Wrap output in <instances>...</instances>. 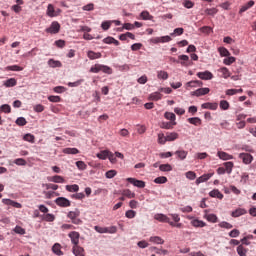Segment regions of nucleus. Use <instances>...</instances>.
<instances>
[{
	"mask_svg": "<svg viewBox=\"0 0 256 256\" xmlns=\"http://www.w3.org/2000/svg\"><path fill=\"white\" fill-rule=\"evenodd\" d=\"M100 71H102V73H106L107 75H111V73H113L111 67L103 64H95L90 68V73H99Z\"/></svg>",
	"mask_w": 256,
	"mask_h": 256,
	"instance_id": "f257e3e1",
	"label": "nucleus"
},
{
	"mask_svg": "<svg viewBox=\"0 0 256 256\" xmlns=\"http://www.w3.org/2000/svg\"><path fill=\"white\" fill-rule=\"evenodd\" d=\"M61 30V25L59 22L54 21L51 23L50 27L46 29V33H51V35H56Z\"/></svg>",
	"mask_w": 256,
	"mask_h": 256,
	"instance_id": "f03ea898",
	"label": "nucleus"
},
{
	"mask_svg": "<svg viewBox=\"0 0 256 256\" xmlns=\"http://www.w3.org/2000/svg\"><path fill=\"white\" fill-rule=\"evenodd\" d=\"M211 89L209 88H199L195 91H192L190 95L192 97H203V95H209Z\"/></svg>",
	"mask_w": 256,
	"mask_h": 256,
	"instance_id": "7ed1b4c3",
	"label": "nucleus"
},
{
	"mask_svg": "<svg viewBox=\"0 0 256 256\" xmlns=\"http://www.w3.org/2000/svg\"><path fill=\"white\" fill-rule=\"evenodd\" d=\"M126 181H128V183H131V185H134V187H138V189H145V181L143 180H137L135 178H127Z\"/></svg>",
	"mask_w": 256,
	"mask_h": 256,
	"instance_id": "20e7f679",
	"label": "nucleus"
},
{
	"mask_svg": "<svg viewBox=\"0 0 256 256\" xmlns=\"http://www.w3.org/2000/svg\"><path fill=\"white\" fill-rule=\"evenodd\" d=\"M55 203L58 207H71V201L65 197L56 198Z\"/></svg>",
	"mask_w": 256,
	"mask_h": 256,
	"instance_id": "39448f33",
	"label": "nucleus"
},
{
	"mask_svg": "<svg viewBox=\"0 0 256 256\" xmlns=\"http://www.w3.org/2000/svg\"><path fill=\"white\" fill-rule=\"evenodd\" d=\"M46 13H47L48 17H57L59 15V13H61V9L55 10V7L53 6V4H49L47 7Z\"/></svg>",
	"mask_w": 256,
	"mask_h": 256,
	"instance_id": "423d86ee",
	"label": "nucleus"
},
{
	"mask_svg": "<svg viewBox=\"0 0 256 256\" xmlns=\"http://www.w3.org/2000/svg\"><path fill=\"white\" fill-rule=\"evenodd\" d=\"M239 159H241L245 165H250V163L253 162V156L249 153H240Z\"/></svg>",
	"mask_w": 256,
	"mask_h": 256,
	"instance_id": "0eeeda50",
	"label": "nucleus"
},
{
	"mask_svg": "<svg viewBox=\"0 0 256 256\" xmlns=\"http://www.w3.org/2000/svg\"><path fill=\"white\" fill-rule=\"evenodd\" d=\"M68 237L71 239V243L74 244V246L79 245V237H81V234L77 231H72L68 234Z\"/></svg>",
	"mask_w": 256,
	"mask_h": 256,
	"instance_id": "6e6552de",
	"label": "nucleus"
},
{
	"mask_svg": "<svg viewBox=\"0 0 256 256\" xmlns=\"http://www.w3.org/2000/svg\"><path fill=\"white\" fill-rule=\"evenodd\" d=\"M197 77L203 81H211V79H213V73L210 71L198 72Z\"/></svg>",
	"mask_w": 256,
	"mask_h": 256,
	"instance_id": "1a4fd4ad",
	"label": "nucleus"
},
{
	"mask_svg": "<svg viewBox=\"0 0 256 256\" xmlns=\"http://www.w3.org/2000/svg\"><path fill=\"white\" fill-rule=\"evenodd\" d=\"M2 203H4V205H9L10 207H15V209H21V207H23L21 203L13 201L11 199H2Z\"/></svg>",
	"mask_w": 256,
	"mask_h": 256,
	"instance_id": "9d476101",
	"label": "nucleus"
},
{
	"mask_svg": "<svg viewBox=\"0 0 256 256\" xmlns=\"http://www.w3.org/2000/svg\"><path fill=\"white\" fill-rule=\"evenodd\" d=\"M185 87L187 90H189V88L203 87V82L200 80H192L187 82Z\"/></svg>",
	"mask_w": 256,
	"mask_h": 256,
	"instance_id": "9b49d317",
	"label": "nucleus"
},
{
	"mask_svg": "<svg viewBox=\"0 0 256 256\" xmlns=\"http://www.w3.org/2000/svg\"><path fill=\"white\" fill-rule=\"evenodd\" d=\"M154 219L160 223H171V219H169L165 214H155Z\"/></svg>",
	"mask_w": 256,
	"mask_h": 256,
	"instance_id": "f8f14e48",
	"label": "nucleus"
},
{
	"mask_svg": "<svg viewBox=\"0 0 256 256\" xmlns=\"http://www.w3.org/2000/svg\"><path fill=\"white\" fill-rule=\"evenodd\" d=\"M202 109H210V111H217V108L219 107V104L216 102H206L201 105Z\"/></svg>",
	"mask_w": 256,
	"mask_h": 256,
	"instance_id": "ddd939ff",
	"label": "nucleus"
},
{
	"mask_svg": "<svg viewBox=\"0 0 256 256\" xmlns=\"http://www.w3.org/2000/svg\"><path fill=\"white\" fill-rule=\"evenodd\" d=\"M190 224L192 225V227H196V228L207 227V223H205L203 220H199V219H192Z\"/></svg>",
	"mask_w": 256,
	"mask_h": 256,
	"instance_id": "4468645a",
	"label": "nucleus"
},
{
	"mask_svg": "<svg viewBox=\"0 0 256 256\" xmlns=\"http://www.w3.org/2000/svg\"><path fill=\"white\" fill-rule=\"evenodd\" d=\"M217 156L219 157V159H222V161H229L233 159V155H230L229 153L224 151H218Z\"/></svg>",
	"mask_w": 256,
	"mask_h": 256,
	"instance_id": "2eb2a0df",
	"label": "nucleus"
},
{
	"mask_svg": "<svg viewBox=\"0 0 256 256\" xmlns=\"http://www.w3.org/2000/svg\"><path fill=\"white\" fill-rule=\"evenodd\" d=\"M72 251L75 256H85V249L79 245L73 246Z\"/></svg>",
	"mask_w": 256,
	"mask_h": 256,
	"instance_id": "dca6fc26",
	"label": "nucleus"
},
{
	"mask_svg": "<svg viewBox=\"0 0 256 256\" xmlns=\"http://www.w3.org/2000/svg\"><path fill=\"white\" fill-rule=\"evenodd\" d=\"M242 215H247V210L245 208H238L231 213V216L235 218L241 217Z\"/></svg>",
	"mask_w": 256,
	"mask_h": 256,
	"instance_id": "f3484780",
	"label": "nucleus"
},
{
	"mask_svg": "<svg viewBox=\"0 0 256 256\" xmlns=\"http://www.w3.org/2000/svg\"><path fill=\"white\" fill-rule=\"evenodd\" d=\"M211 177H213L212 173L203 174L202 176L196 179V185H200V183H205V181H209Z\"/></svg>",
	"mask_w": 256,
	"mask_h": 256,
	"instance_id": "a211bd4d",
	"label": "nucleus"
},
{
	"mask_svg": "<svg viewBox=\"0 0 256 256\" xmlns=\"http://www.w3.org/2000/svg\"><path fill=\"white\" fill-rule=\"evenodd\" d=\"M164 117H165V119L170 121V123H172L173 125H177V122L175 121L177 119V117L175 116V113H173V112H166L164 114Z\"/></svg>",
	"mask_w": 256,
	"mask_h": 256,
	"instance_id": "6ab92c4d",
	"label": "nucleus"
},
{
	"mask_svg": "<svg viewBox=\"0 0 256 256\" xmlns=\"http://www.w3.org/2000/svg\"><path fill=\"white\" fill-rule=\"evenodd\" d=\"M175 155H177V159H179L180 161H185V159H187V155H189V152L185 150H177L175 152Z\"/></svg>",
	"mask_w": 256,
	"mask_h": 256,
	"instance_id": "aec40b11",
	"label": "nucleus"
},
{
	"mask_svg": "<svg viewBox=\"0 0 256 256\" xmlns=\"http://www.w3.org/2000/svg\"><path fill=\"white\" fill-rule=\"evenodd\" d=\"M80 215H81V211H79V209H75L74 211L68 212L67 217L68 219L73 221L74 219H77V217H80Z\"/></svg>",
	"mask_w": 256,
	"mask_h": 256,
	"instance_id": "412c9836",
	"label": "nucleus"
},
{
	"mask_svg": "<svg viewBox=\"0 0 256 256\" xmlns=\"http://www.w3.org/2000/svg\"><path fill=\"white\" fill-rule=\"evenodd\" d=\"M87 57L90 58L91 61H94V59H101L102 55L101 52H94V51H88Z\"/></svg>",
	"mask_w": 256,
	"mask_h": 256,
	"instance_id": "4be33fe9",
	"label": "nucleus"
},
{
	"mask_svg": "<svg viewBox=\"0 0 256 256\" xmlns=\"http://www.w3.org/2000/svg\"><path fill=\"white\" fill-rule=\"evenodd\" d=\"M149 242L155 243L156 245H163V243H165V240H163V238H161L159 236H151L149 238Z\"/></svg>",
	"mask_w": 256,
	"mask_h": 256,
	"instance_id": "5701e85b",
	"label": "nucleus"
},
{
	"mask_svg": "<svg viewBox=\"0 0 256 256\" xmlns=\"http://www.w3.org/2000/svg\"><path fill=\"white\" fill-rule=\"evenodd\" d=\"M209 196L216 199H223V193H221V191H219L218 189L210 191Z\"/></svg>",
	"mask_w": 256,
	"mask_h": 256,
	"instance_id": "b1692460",
	"label": "nucleus"
},
{
	"mask_svg": "<svg viewBox=\"0 0 256 256\" xmlns=\"http://www.w3.org/2000/svg\"><path fill=\"white\" fill-rule=\"evenodd\" d=\"M160 99H163V94L160 92H153L149 96L150 101H160Z\"/></svg>",
	"mask_w": 256,
	"mask_h": 256,
	"instance_id": "393cba45",
	"label": "nucleus"
},
{
	"mask_svg": "<svg viewBox=\"0 0 256 256\" xmlns=\"http://www.w3.org/2000/svg\"><path fill=\"white\" fill-rule=\"evenodd\" d=\"M253 5H255V1L250 0L247 4H245L244 6H242L239 10V13H245V11L251 9V7H253Z\"/></svg>",
	"mask_w": 256,
	"mask_h": 256,
	"instance_id": "a878e982",
	"label": "nucleus"
},
{
	"mask_svg": "<svg viewBox=\"0 0 256 256\" xmlns=\"http://www.w3.org/2000/svg\"><path fill=\"white\" fill-rule=\"evenodd\" d=\"M140 17L143 19V21H153V16L149 13V11H142L140 13Z\"/></svg>",
	"mask_w": 256,
	"mask_h": 256,
	"instance_id": "bb28decb",
	"label": "nucleus"
},
{
	"mask_svg": "<svg viewBox=\"0 0 256 256\" xmlns=\"http://www.w3.org/2000/svg\"><path fill=\"white\" fill-rule=\"evenodd\" d=\"M63 153H65V155H77L79 153V149L77 148H64Z\"/></svg>",
	"mask_w": 256,
	"mask_h": 256,
	"instance_id": "cd10ccee",
	"label": "nucleus"
},
{
	"mask_svg": "<svg viewBox=\"0 0 256 256\" xmlns=\"http://www.w3.org/2000/svg\"><path fill=\"white\" fill-rule=\"evenodd\" d=\"M3 85L5 87H15V85H17V79L9 78L8 80L3 82Z\"/></svg>",
	"mask_w": 256,
	"mask_h": 256,
	"instance_id": "c85d7f7f",
	"label": "nucleus"
},
{
	"mask_svg": "<svg viewBox=\"0 0 256 256\" xmlns=\"http://www.w3.org/2000/svg\"><path fill=\"white\" fill-rule=\"evenodd\" d=\"M204 219H207L209 223H217V215L215 214L205 213Z\"/></svg>",
	"mask_w": 256,
	"mask_h": 256,
	"instance_id": "c756f323",
	"label": "nucleus"
},
{
	"mask_svg": "<svg viewBox=\"0 0 256 256\" xmlns=\"http://www.w3.org/2000/svg\"><path fill=\"white\" fill-rule=\"evenodd\" d=\"M218 71L222 73V77L224 79H229V77H231V72H229V69L227 67H222Z\"/></svg>",
	"mask_w": 256,
	"mask_h": 256,
	"instance_id": "7c9ffc66",
	"label": "nucleus"
},
{
	"mask_svg": "<svg viewBox=\"0 0 256 256\" xmlns=\"http://www.w3.org/2000/svg\"><path fill=\"white\" fill-rule=\"evenodd\" d=\"M52 251L53 253H55V255H58V256L63 255V251H61V244L59 243H56L53 245Z\"/></svg>",
	"mask_w": 256,
	"mask_h": 256,
	"instance_id": "2f4dec72",
	"label": "nucleus"
},
{
	"mask_svg": "<svg viewBox=\"0 0 256 256\" xmlns=\"http://www.w3.org/2000/svg\"><path fill=\"white\" fill-rule=\"evenodd\" d=\"M167 141H175L179 139V134L176 132H171L166 134Z\"/></svg>",
	"mask_w": 256,
	"mask_h": 256,
	"instance_id": "473e14b6",
	"label": "nucleus"
},
{
	"mask_svg": "<svg viewBox=\"0 0 256 256\" xmlns=\"http://www.w3.org/2000/svg\"><path fill=\"white\" fill-rule=\"evenodd\" d=\"M122 195L128 199H135V192H132L130 189L123 190Z\"/></svg>",
	"mask_w": 256,
	"mask_h": 256,
	"instance_id": "72a5a7b5",
	"label": "nucleus"
},
{
	"mask_svg": "<svg viewBox=\"0 0 256 256\" xmlns=\"http://www.w3.org/2000/svg\"><path fill=\"white\" fill-rule=\"evenodd\" d=\"M49 181H52V183H64L65 182V178H63L60 175H55V176L51 177L49 179Z\"/></svg>",
	"mask_w": 256,
	"mask_h": 256,
	"instance_id": "f704fd0d",
	"label": "nucleus"
},
{
	"mask_svg": "<svg viewBox=\"0 0 256 256\" xmlns=\"http://www.w3.org/2000/svg\"><path fill=\"white\" fill-rule=\"evenodd\" d=\"M66 191H69V193H77V191H79V185H66Z\"/></svg>",
	"mask_w": 256,
	"mask_h": 256,
	"instance_id": "c9c22d12",
	"label": "nucleus"
},
{
	"mask_svg": "<svg viewBox=\"0 0 256 256\" xmlns=\"http://www.w3.org/2000/svg\"><path fill=\"white\" fill-rule=\"evenodd\" d=\"M178 59L181 61L180 64L183 67H187V65H189L187 63V61H189V56H187V55H180V56H178Z\"/></svg>",
	"mask_w": 256,
	"mask_h": 256,
	"instance_id": "e433bc0d",
	"label": "nucleus"
},
{
	"mask_svg": "<svg viewBox=\"0 0 256 256\" xmlns=\"http://www.w3.org/2000/svg\"><path fill=\"white\" fill-rule=\"evenodd\" d=\"M4 71H23V67L19 65L7 66L4 68Z\"/></svg>",
	"mask_w": 256,
	"mask_h": 256,
	"instance_id": "4c0bfd02",
	"label": "nucleus"
},
{
	"mask_svg": "<svg viewBox=\"0 0 256 256\" xmlns=\"http://www.w3.org/2000/svg\"><path fill=\"white\" fill-rule=\"evenodd\" d=\"M233 162H225L224 163V169L226 171V173H228V175H231L232 171H233Z\"/></svg>",
	"mask_w": 256,
	"mask_h": 256,
	"instance_id": "58836bf2",
	"label": "nucleus"
},
{
	"mask_svg": "<svg viewBox=\"0 0 256 256\" xmlns=\"http://www.w3.org/2000/svg\"><path fill=\"white\" fill-rule=\"evenodd\" d=\"M218 52L221 55V57H229V55H231L229 50H227V48H225V47L218 48Z\"/></svg>",
	"mask_w": 256,
	"mask_h": 256,
	"instance_id": "ea45409f",
	"label": "nucleus"
},
{
	"mask_svg": "<svg viewBox=\"0 0 256 256\" xmlns=\"http://www.w3.org/2000/svg\"><path fill=\"white\" fill-rule=\"evenodd\" d=\"M157 77L158 79H163L164 81H166V79H169V73L163 70H160L157 72Z\"/></svg>",
	"mask_w": 256,
	"mask_h": 256,
	"instance_id": "a19ab883",
	"label": "nucleus"
},
{
	"mask_svg": "<svg viewBox=\"0 0 256 256\" xmlns=\"http://www.w3.org/2000/svg\"><path fill=\"white\" fill-rule=\"evenodd\" d=\"M167 136H165V134L163 133H159L158 134V143L159 145H165L167 143Z\"/></svg>",
	"mask_w": 256,
	"mask_h": 256,
	"instance_id": "79ce46f5",
	"label": "nucleus"
},
{
	"mask_svg": "<svg viewBox=\"0 0 256 256\" xmlns=\"http://www.w3.org/2000/svg\"><path fill=\"white\" fill-rule=\"evenodd\" d=\"M154 183H156L157 185H163V184L167 183V177L159 176L154 179Z\"/></svg>",
	"mask_w": 256,
	"mask_h": 256,
	"instance_id": "37998d69",
	"label": "nucleus"
},
{
	"mask_svg": "<svg viewBox=\"0 0 256 256\" xmlns=\"http://www.w3.org/2000/svg\"><path fill=\"white\" fill-rule=\"evenodd\" d=\"M219 13V10L217 8H207L205 10L206 15H210L211 17H214V15H217Z\"/></svg>",
	"mask_w": 256,
	"mask_h": 256,
	"instance_id": "c03bdc74",
	"label": "nucleus"
},
{
	"mask_svg": "<svg viewBox=\"0 0 256 256\" xmlns=\"http://www.w3.org/2000/svg\"><path fill=\"white\" fill-rule=\"evenodd\" d=\"M237 253L239 256H247V248H244L243 245L237 247Z\"/></svg>",
	"mask_w": 256,
	"mask_h": 256,
	"instance_id": "a18cd8bd",
	"label": "nucleus"
},
{
	"mask_svg": "<svg viewBox=\"0 0 256 256\" xmlns=\"http://www.w3.org/2000/svg\"><path fill=\"white\" fill-rule=\"evenodd\" d=\"M188 123L191 125H201V118L199 117H193V118H188Z\"/></svg>",
	"mask_w": 256,
	"mask_h": 256,
	"instance_id": "49530a36",
	"label": "nucleus"
},
{
	"mask_svg": "<svg viewBox=\"0 0 256 256\" xmlns=\"http://www.w3.org/2000/svg\"><path fill=\"white\" fill-rule=\"evenodd\" d=\"M160 171L163 172H169V171H173V167L171 166V164H162L159 166Z\"/></svg>",
	"mask_w": 256,
	"mask_h": 256,
	"instance_id": "de8ad7c7",
	"label": "nucleus"
},
{
	"mask_svg": "<svg viewBox=\"0 0 256 256\" xmlns=\"http://www.w3.org/2000/svg\"><path fill=\"white\" fill-rule=\"evenodd\" d=\"M96 156L98 157V159H102V160L108 159L109 151L108 150H103L100 153H98Z\"/></svg>",
	"mask_w": 256,
	"mask_h": 256,
	"instance_id": "09e8293b",
	"label": "nucleus"
},
{
	"mask_svg": "<svg viewBox=\"0 0 256 256\" xmlns=\"http://www.w3.org/2000/svg\"><path fill=\"white\" fill-rule=\"evenodd\" d=\"M42 219L43 221H47L48 223H53V221H55V215L45 214Z\"/></svg>",
	"mask_w": 256,
	"mask_h": 256,
	"instance_id": "8fccbe9b",
	"label": "nucleus"
},
{
	"mask_svg": "<svg viewBox=\"0 0 256 256\" xmlns=\"http://www.w3.org/2000/svg\"><path fill=\"white\" fill-rule=\"evenodd\" d=\"M16 125L19 127H25V125H27V120L24 117H19L16 119Z\"/></svg>",
	"mask_w": 256,
	"mask_h": 256,
	"instance_id": "3c124183",
	"label": "nucleus"
},
{
	"mask_svg": "<svg viewBox=\"0 0 256 256\" xmlns=\"http://www.w3.org/2000/svg\"><path fill=\"white\" fill-rule=\"evenodd\" d=\"M186 179H189L190 181H195L197 179V174L193 171L186 172Z\"/></svg>",
	"mask_w": 256,
	"mask_h": 256,
	"instance_id": "603ef678",
	"label": "nucleus"
},
{
	"mask_svg": "<svg viewBox=\"0 0 256 256\" xmlns=\"http://www.w3.org/2000/svg\"><path fill=\"white\" fill-rule=\"evenodd\" d=\"M123 29H126V31H132V29H135V25L131 23H125L122 28L118 29V31H123Z\"/></svg>",
	"mask_w": 256,
	"mask_h": 256,
	"instance_id": "864d4df0",
	"label": "nucleus"
},
{
	"mask_svg": "<svg viewBox=\"0 0 256 256\" xmlns=\"http://www.w3.org/2000/svg\"><path fill=\"white\" fill-rule=\"evenodd\" d=\"M48 65H49V67H53V68H55V67H61V62H60V61H57V60L50 59V60L48 61Z\"/></svg>",
	"mask_w": 256,
	"mask_h": 256,
	"instance_id": "5fc2aeb1",
	"label": "nucleus"
},
{
	"mask_svg": "<svg viewBox=\"0 0 256 256\" xmlns=\"http://www.w3.org/2000/svg\"><path fill=\"white\" fill-rule=\"evenodd\" d=\"M23 139L24 141H28V143H35V136L33 134H26Z\"/></svg>",
	"mask_w": 256,
	"mask_h": 256,
	"instance_id": "6e6d98bb",
	"label": "nucleus"
},
{
	"mask_svg": "<svg viewBox=\"0 0 256 256\" xmlns=\"http://www.w3.org/2000/svg\"><path fill=\"white\" fill-rule=\"evenodd\" d=\"M14 233H17V235H25L26 231L23 227L21 226H16L14 229H13Z\"/></svg>",
	"mask_w": 256,
	"mask_h": 256,
	"instance_id": "4d7b16f0",
	"label": "nucleus"
},
{
	"mask_svg": "<svg viewBox=\"0 0 256 256\" xmlns=\"http://www.w3.org/2000/svg\"><path fill=\"white\" fill-rule=\"evenodd\" d=\"M76 167H77L80 171H85V169H87V164H85V162H83V161H77V162H76Z\"/></svg>",
	"mask_w": 256,
	"mask_h": 256,
	"instance_id": "13d9d810",
	"label": "nucleus"
},
{
	"mask_svg": "<svg viewBox=\"0 0 256 256\" xmlns=\"http://www.w3.org/2000/svg\"><path fill=\"white\" fill-rule=\"evenodd\" d=\"M235 61H236L235 57L230 56L228 58H225L223 60V63H224V65H233V63H235Z\"/></svg>",
	"mask_w": 256,
	"mask_h": 256,
	"instance_id": "bf43d9fd",
	"label": "nucleus"
},
{
	"mask_svg": "<svg viewBox=\"0 0 256 256\" xmlns=\"http://www.w3.org/2000/svg\"><path fill=\"white\" fill-rule=\"evenodd\" d=\"M136 215H137V212H135V210H128L125 213V216L127 217V219H135Z\"/></svg>",
	"mask_w": 256,
	"mask_h": 256,
	"instance_id": "052dcab7",
	"label": "nucleus"
},
{
	"mask_svg": "<svg viewBox=\"0 0 256 256\" xmlns=\"http://www.w3.org/2000/svg\"><path fill=\"white\" fill-rule=\"evenodd\" d=\"M220 109H222L223 111H227V109H229V102L227 100H221Z\"/></svg>",
	"mask_w": 256,
	"mask_h": 256,
	"instance_id": "680f3d73",
	"label": "nucleus"
},
{
	"mask_svg": "<svg viewBox=\"0 0 256 256\" xmlns=\"http://www.w3.org/2000/svg\"><path fill=\"white\" fill-rule=\"evenodd\" d=\"M111 20L110 21H104L101 24V27L103 29V31H109V29L111 28Z\"/></svg>",
	"mask_w": 256,
	"mask_h": 256,
	"instance_id": "e2e57ef3",
	"label": "nucleus"
},
{
	"mask_svg": "<svg viewBox=\"0 0 256 256\" xmlns=\"http://www.w3.org/2000/svg\"><path fill=\"white\" fill-rule=\"evenodd\" d=\"M218 225H219V227H221L222 229H233V226H232L231 223H229V222L223 221V222L219 223Z\"/></svg>",
	"mask_w": 256,
	"mask_h": 256,
	"instance_id": "0e129e2a",
	"label": "nucleus"
},
{
	"mask_svg": "<svg viewBox=\"0 0 256 256\" xmlns=\"http://www.w3.org/2000/svg\"><path fill=\"white\" fill-rule=\"evenodd\" d=\"M115 175H117L116 170H109V171L106 172L105 177L107 179H113V177H115Z\"/></svg>",
	"mask_w": 256,
	"mask_h": 256,
	"instance_id": "69168bd1",
	"label": "nucleus"
},
{
	"mask_svg": "<svg viewBox=\"0 0 256 256\" xmlns=\"http://www.w3.org/2000/svg\"><path fill=\"white\" fill-rule=\"evenodd\" d=\"M0 109L3 113H11V106L8 104H3Z\"/></svg>",
	"mask_w": 256,
	"mask_h": 256,
	"instance_id": "338daca9",
	"label": "nucleus"
},
{
	"mask_svg": "<svg viewBox=\"0 0 256 256\" xmlns=\"http://www.w3.org/2000/svg\"><path fill=\"white\" fill-rule=\"evenodd\" d=\"M94 229L97 233H107V227L95 226Z\"/></svg>",
	"mask_w": 256,
	"mask_h": 256,
	"instance_id": "774afa93",
	"label": "nucleus"
}]
</instances>
